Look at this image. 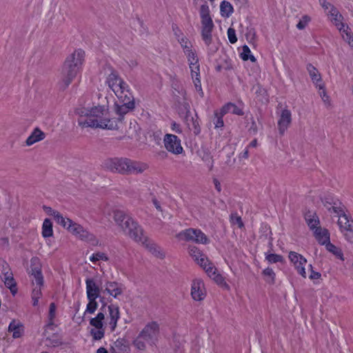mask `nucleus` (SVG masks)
<instances>
[{"label":"nucleus","instance_id":"f257e3e1","mask_svg":"<svg viewBox=\"0 0 353 353\" xmlns=\"http://www.w3.org/2000/svg\"><path fill=\"white\" fill-rule=\"evenodd\" d=\"M79 116L78 124L83 128L116 130L117 121L109 119L108 106L106 105H93L92 107H79L75 110Z\"/></svg>","mask_w":353,"mask_h":353},{"label":"nucleus","instance_id":"f03ea898","mask_svg":"<svg viewBox=\"0 0 353 353\" xmlns=\"http://www.w3.org/2000/svg\"><path fill=\"white\" fill-rule=\"evenodd\" d=\"M113 218L126 235L141 243L154 255L159 257L163 256L158 246L144 235L142 228L132 217L123 211L116 210Z\"/></svg>","mask_w":353,"mask_h":353},{"label":"nucleus","instance_id":"7ed1b4c3","mask_svg":"<svg viewBox=\"0 0 353 353\" xmlns=\"http://www.w3.org/2000/svg\"><path fill=\"white\" fill-rule=\"evenodd\" d=\"M85 52L74 50L65 59L61 72L60 86L65 89L81 72L84 61Z\"/></svg>","mask_w":353,"mask_h":353},{"label":"nucleus","instance_id":"20e7f679","mask_svg":"<svg viewBox=\"0 0 353 353\" xmlns=\"http://www.w3.org/2000/svg\"><path fill=\"white\" fill-rule=\"evenodd\" d=\"M32 283V300L34 306L37 305L39 299L42 295L41 288L44 280L41 272V265L38 258L31 259L30 271L29 272Z\"/></svg>","mask_w":353,"mask_h":353},{"label":"nucleus","instance_id":"39448f33","mask_svg":"<svg viewBox=\"0 0 353 353\" xmlns=\"http://www.w3.org/2000/svg\"><path fill=\"white\" fill-rule=\"evenodd\" d=\"M159 334V325L155 321L148 323L145 325L137 337L134 339V345L140 350L146 347V343L150 345L155 344Z\"/></svg>","mask_w":353,"mask_h":353},{"label":"nucleus","instance_id":"423d86ee","mask_svg":"<svg viewBox=\"0 0 353 353\" xmlns=\"http://www.w3.org/2000/svg\"><path fill=\"white\" fill-rule=\"evenodd\" d=\"M200 17L201 19V37L205 45L210 46L212 43V32L214 23L210 14L209 6L205 3L201 6Z\"/></svg>","mask_w":353,"mask_h":353},{"label":"nucleus","instance_id":"0eeeda50","mask_svg":"<svg viewBox=\"0 0 353 353\" xmlns=\"http://www.w3.org/2000/svg\"><path fill=\"white\" fill-rule=\"evenodd\" d=\"M106 83L118 98H123V95L130 93L126 83L114 70H111V72L107 77Z\"/></svg>","mask_w":353,"mask_h":353},{"label":"nucleus","instance_id":"6e6552de","mask_svg":"<svg viewBox=\"0 0 353 353\" xmlns=\"http://www.w3.org/2000/svg\"><path fill=\"white\" fill-rule=\"evenodd\" d=\"M176 238L179 240H185L186 241H193L196 243L207 244L209 239L206 235L200 230L189 228L184 230L176 234Z\"/></svg>","mask_w":353,"mask_h":353},{"label":"nucleus","instance_id":"1a4fd4ad","mask_svg":"<svg viewBox=\"0 0 353 353\" xmlns=\"http://www.w3.org/2000/svg\"><path fill=\"white\" fill-rule=\"evenodd\" d=\"M119 99L121 100V104L116 105L115 112L119 116V118L115 119L117 121H121L123 116L134 110L135 107L134 97L131 93L125 94L123 98Z\"/></svg>","mask_w":353,"mask_h":353},{"label":"nucleus","instance_id":"9d476101","mask_svg":"<svg viewBox=\"0 0 353 353\" xmlns=\"http://www.w3.org/2000/svg\"><path fill=\"white\" fill-rule=\"evenodd\" d=\"M101 312L104 314V319L108 321L111 331H114L117 327V321L120 317L119 307L113 304L103 305L100 308Z\"/></svg>","mask_w":353,"mask_h":353},{"label":"nucleus","instance_id":"9b49d317","mask_svg":"<svg viewBox=\"0 0 353 353\" xmlns=\"http://www.w3.org/2000/svg\"><path fill=\"white\" fill-rule=\"evenodd\" d=\"M128 161L127 158L108 159L104 161L103 165L111 172L126 174Z\"/></svg>","mask_w":353,"mask_h":353},{"label":"nucleus","instance_id":"f8f14e48","mask_svg":"<svg viewBox=\"0 0 353 353\" xmlns=\"http://www.w3.org/2000/svg\"><path fill=\"white\" fill-rule=\"evenodd\" d=\"M163 143L166 150L175 154H179L183 152V148L181 144V140L174 134H167L163 139Z\"/></svg>","mask_w":353,"mask_h":353},{"label":"nucleus","instance_id":"ddd939ff","mask_svg":"<svg viewBox=\"0 0 353 353\" xmlns=\"http://www.w3.org/2000/svg\"><path fill=\"white\" fill-rule=\"evenodd\" d=\"M68 230L79 239L83 241H92L94 239L92 234L84 229L81 225L73 221L72 224L69 225V227H68Z\"/></svg>","mask_w":353,"mask_h":353},{"label":"nucleus","instance_id":"4468645a","mask_svg":"<svg viewBox=\"0 0 353 353\" xmlns=\"http://www.w3.org/2000/svg\"><path fill=\"white\" fill-rule=\"evenodd\" d=\"M191 296L194 301H202L205 296L204 283L200 279L193 280L191 287Z\"/></svg>","mask_w":353,"mask_h":353},{"label":"nucleus","instance_id":"2eb2a0df","mask_svg":"<svg viewBox=\"0 0 353 353\" xmlns=\"http://www.w3.org/2000/svg\"><path fill=\"white\" fill-rule=\"evenodd\" d=\"M192 79L196 90L199 92V95L203 97V92L201 87L200 80V65L198 62L189 64Z\"/></svg>","mask_w":353,"mask_h":353},{"label":"nucleus","instance_id":"dca6fc26","mask_svg":"<svg viewBox=\"0 0 353 353\" xmlns=\"http://www.w3.org/2000/svg\"><path fill=\"white\" fill-rule=\"evenodd\" d=\"M188 252L191 257L203 269L211 263L208 257L196 246H189Z\"/></svg>","mask_w":353,"mask_h":353},{"label":"nucleus","instance_id":"f3484780","mask_svg":"<svg viewBox=\"0 0 353 353\" xmlns=\"http://www.w3.org/2000/svg\"><path fill=\"white\" fill-rule=\"evenodd\" d=\"M126 174H138L143 173L148 168V165L145 163L136 161L128 159L126 167Z\"/></svg>","mask_w":353,"mask_h":353},{"label":"nucleus","instance_id":"a211bd4d","mask_svg":"<svg viewBox=\"0 0 353 353\" xmlns=\"http://www.w3.org/2000/svg\"><path fill=\"white\" fill-rule=\"evenodd\" d=\"M124 289L125 288L122 284L117 282L110 281L106 283L103 292L108 293L114 298L117 299L119 295L123 294Z\"/></svg>","mask_w":353,"mask_h":353},{"label":"nucleus","instance_id":"6ab92c4d","mask_svg":"<svg viewBox=\"0 0 353 353\" xmlns=\"http://www.w3.org/2000/svg\"><path fill=\"white\" fill-rule=\"evenodd\" d=\"M87 298L97 299L100 296L101 289L93 279L85 280Z\"/></svg>","mask_w":353,"mask_h":353},{"label":"nucleus","instance_id":"aec40b11","mask_svg":"<svg viewBox=\"0 0 353 353\" xmlns=\"http://www.w3.org/2000/svg\"><path fill=\"white\" fill-rule=\"evenodd\" d=\"M291 121L292 118L290 111L287 109L283 110L278 121V126L280 134H284Z\"/></svg>","mask_w":353,"mask_h":353},{"label":"nucleus","instance_id":"412c9836","mask_svg":"<svg viewBox=\"0 0 353 353\" xmlns=\"http://www.w3.org/2000/svg\"><path fill=\"white\" fill-rule=\"evenodd\" d=\"M203 270H205L208 275L217 284L221 285L225 283L224 278L220 274L217 273L216 268L212 263H208V266H206Z\"/></svg>","mask_w":353,"mask_h":353},{"label":"nucleus","instance_id":"4be33fe9","mask_svg":"<svg viewBox=\"0 0 353 353\" xmlns=\"http://www.w3.org/2000/svg\"><path fill=\"white\" fill-rule=\"evenodd\" d=\"M327 15L332 17L331 21L339 31L345 27V24L342 22L343 16L339 12L335 7H332V10H329Z\"/></svg>","mask_w":353,"mask_h":353},{"label":"nucleus","instance_id":"5701e85b","mask_svg":"<svg viewBox=\"0 0 353 353\" xmlns=\"http://www.w3.org/2000/svg\"><path fill=\"white\" fill-rule=\"evenodd\" d=\"M46 135L39 128L34 129L30 135L27 138L26 144L28 146H30L35 143L42 141L45 139Z\"/></svg>","mask_w":353,"mask_h":353},{"label":"nucleus","instance_id":"b1692460","mask_svg":"<svg viewBox=\"0 0 353 353\" xmlns=\"http://www.w3.org/2000/svg\"><path fill=\"white\" fill-rule=\"evenodd\" d=\"M314 234L316 239L321 245H325L330 242V232L325 228L319 227L314 230Z\"/></svg>","mask_w":353,"mask_h":353},{"label":"nucleus","instance_id":"393cba45","mask_svg":"<svg viewBox=\"0 0 353 353\" xmlns=\"http://www.w3.org/2000/svg\"><path fill=\"white\" fill-rule=\"evenodd\" d=\"M305 219L310 229L313 231L315 230L316 228L321 227L319 225V219L315 212L311 211L307 212L305 214Z\"/></svg>","mask_w":353,"mask_h":353},{"label":"nucleus","instance_id":"a878e982","mask_svg":"<svg viewBox=\"0 0 353 353\" xmlns=\"http://www.w3.org/2000/svg\"><path fill=\"white\" fill-rule=\"evenodd\" d=\"M8 331L12 332L13 338L17 339L22 336L23 326L19 321L13 320L8 326Z\"/></svg>","mask_w":353,"mask_h":353},{"label":"nucleus","instance_id":"bb28decb","mask_svg":"<svg viewBox=\"0 0 353 353\" xmlns=\"http://www.w3.org/2000/svg\"><path fill=\"white\" fill-rule=\"evenodd\" d=\"M307 70L312 82L316 85V87L319 86L320 83H323L321 74L314 65L311 63H308L307 65Z\"/></svg>","mask_w":353,"mask_h":353},{"label":"nucleus","instance_id":"cd10ccee","mask_svg":"<svg viewBox=\"0 0 353 353\" xmlns=\"http://www.w3.org/2000/svg\"><path fill=\"white\" fill-rule=\"evenodd\" d=\"M114 353H129L130 348L123 339H118L112 347Z\"/></svg>","mask_w":353,"mask_h":353},{"label":"nucleus","instance_id":"c85d7f7f","mask_svg":"<svg viewBox=\"0 0 353 353\" xmlns=\"http://www.w3.org/2000/svg\"><path fill=\"white\" fill-rule=\"evenodd\" d=\"M221 111V114H225L227 113L231 112L232 114L236 115H243V110L238 108L235 104L232 103H228L223 105L222 108L220 110Z\"/></svg>","mask_w":353,"mask_h":353},{"label":"nucleus","instance_id":"c756f323","mask_svg":"<svg viewBox=\"0 0 353 353\" xmlns=\"http://www.w3.org/2000/svg\"><path fill=\"white\" fill-rule=\"evenodd\" d=\"M325 206L331 214H335L337 216H339V218L340 216H343L345 214V208L340 203L339 204L334 203L332 205L330 203L327 205L325 204Z\"/></svg>","mask_w":353,"mask_h":353},{"label":"nucleus","instance_id":"7c9ffc66","mask_svg":"<svg viewBox=\"0 0 353 353\" xmlns=\"http://www.w3.org/2000/svg\"><path fill=\"white\" fill-rule=\"evenodd\" d=\"M52 216L58 224L62 225L67 230L68 227H69V225H71L72 223L71 219L63 217L60 212H53Z\"/></svg>","mask_w":353,"mask_h":353},{"label":"nucleus","instance_id":"2f4dec72","mask_svg":"<svg viewBox=\"0 0 353 353\" xmlns=\"http://www.w3.org/2000/svg\"><path fill=\"white\" fill-rule=\"evenodd\" d=\"M52 223L49 219H46L42 225V236L44 238H48L52 236Z\"/></svg>","mask_w":353,"mask_h":353},{"label":"nucleus","instance_id":"473e14b6","mask_svg":"<svg viewBox=\"0 0 353 353\" xmlns=\"http://www.w3.org/2000/svg\"><path fill=\"white\" fill-rule=\"evenodd\" d=\"M325 248L326 250L332 253L336 258L343 261L344 260V258H343V254L342 252V250L335 246L334 244L331 243L330 241L328 242L327 243H326L325 245Z\"/></svg>","mask_w":353,"mask_h":353},{"label":"nucleus","instance_id":"72a5a7b5","mask_svg":"<svg viewBox=\"0 0 353 353\" xmlns=\"http://www.w3.org/2000/svg\"><path fill=\"white\" fill-rule=\"evenodd\" d=\"M220 11L221 16L228 17L233 12V7L228 1H223L220 5Z\"/></svg>","mask_w":353,"mask_h":353},{"label":"nucleus","instance_id":"f704fd0d","mask_svg":"<svg viewBox=\"0 0 353 353\" xmlns=\"http://www.w3.org/2000/svg\"><path fill=\"white\" fill-rule=\"evenodd\" d=\"M104 320V314L99 311L94 318L90 319V324L94 327V328H102L103 327Z\"/></svg>","mask_w":353,"mask_h":353},{"label":"nucleus","instance_id":"c9c22d12","mask_svg":"<svg viewBox=\"0 0 353 353\" xmlns=\"http://www.w3.org/2000/svg\"><path fill=\"white\" fill-rule=\"evenodd\" d=\"M353 224V220L349 219L347 215L346 214H343V216H340L338 220V225L339 226L341 232L343 231V230H345L347 229H349L347 227L349 225Z\"/></svg>","mask_w":353,"mask_h":353},{"label":"nucleus","instance_id":"e433bc0d","mask_svg":"<svg viewBox=\"0 0 353 353\" xmlns=\"http://www.w3.org/2000/svg\"><path fill=\"white\" fill-rule=\"evenodd\" d=\"M262 274L263 275L264 279L267 283L270 284H274L275 283L276 274L272 268H265L263 271Z\"/></svg>","mask_w":353,"mask_h":353},{"label":"nucleus","instance_id":"4c0bfd02","mask_svg":"<svg viewBox=\"0 0 353 353\" xmlns=\"http://www.w3.org/2000/svg\"><path fill=\"white\" fill-rule=\"evenodd\" d=\"M241 58L243 61L250 60L252 62H256V58L251 54L250 49L246 45L242 48V52L241 53Z\"/></svg>","mask_w":353,"mask_h":353},{"label":"nucleus","instance_id":"58836bf2","mask_svg":"<svg viewBox=\"0 0 353 353\" xmlns=\"http://www.w3.org/2000/svg\"><path fill=\"white\" fill-rule=\"evenodd\" d=\"M3 279L4 280L6 286H7L10 290L11 293L14 295L17 292V288L12 275L3 277Z\"/></svg>","mask_w":353,"mask_h":353},{"label":"nucleus","instance_id":"ea45409f","mask_svg":"<svg viewBox=\"0 0 353 353\" xmlns=\"http://www.w3.org/2000/svg\"><path fill=\"white\" fill-rule=\"evenodd\" d=\"M0 274L3 277L12 275L8 263L2 259H0Z\"/></svg>","mask_w":353,"mask_h":353},{"label":"nucleus","instance_id":"a19ab883","mask_svg":"<svg viewBox=\"0 0 353 353\" xmlns=\"http://www.w3.org/2000/svg\"><path fill=\"white\" fill-rule=\"evenodd\" d=\"M109 258L108 255L104 252H98L92 254L90 256V261L92 263H96L99 261H108Z\"/></svg>","mask_w":353,"mask_h":353},{"label":"nucleus","instance_id":"79ce46f5","mask_svg":"<svg viewBox=\"0 0 353 353\" xmlns=\"http://www.w3.org/2000/svg\"><path fill=\"white\" fill-rule=\"evenodd\" d=\"M89 302L86 305L85 314H94L98 307V303L96 301L97 299L88 298Z\"/></svg>","mask_w":353,"mask_h":353},{"label":"nucleus","instance_id":"37998d69","mask_svg":"<svg viewBox=\"0 0 353 353\" xmlns=\"http://www.w3.org/2000/svg\"><path fill=\"white\" fill-rule=\"evenodd\" d=\"M198 154L203 161L206 163H210L212 161V155L208 148H202L198 151Z\"/></svg>","mask_w":353,"mask_h":353},{"label":"nucleus","instance_id":"c03bdc74","mask_svg":"<svg viewBox=\"0 0 353 353\" xmlns=\"http://www.w3.org/2000/svg\"><path fill=\"white\" fill-rule=\"evenodd\" d=\"M178 41L181 44V48L183 49V52L192 48L191 42L185 37H180L178 36Z\"/></svg>","mask_w":353,"mask_h":353},{"label":"nucleus","instance_id":"a18cd8bd","mask_svg":"<svg viewBox=\"0 0 353 353\" xmlns=\"http://www.w3.org/2000/svg\"><path fill=\"white\" fill-rule=\"evenodd\" d=\"M225 114H221V111H215L214 112V123L215 125L216 128H222L224 125V122L223 120V117Z\"/></svg>","mask_w":353,"mask_h":353},{"label":"nucleus","instance_id":"49530a36","mask_svg":"<svg viewBox=\"0 0 353 353\" xmlns=\"http://www.w3.org/2000/svg\"><path fill=\"white\" fill-rule=\"evenodd\" d=\"M185 54L188 63H194L199 61V59L196 56V51L192 48L184 52Z\"/></svg>","mask_w":353,"mask_h":353},{"label":"nucleus","instance_id":"de8ad7c7","mask_svg":"<svg viewBox=\"0 0 353 353\" xmlns=\"http://www.w3.org/2000/svg\"><path fill=\"white\" fill-rule=\"evenodd\" d=\"M289 259L293 265H296L300 260H302L303 262H307V260L302 255L295 252H290L289 253Z\"/></svg>","mask_w":353,"mask_h":353},{"label":"nucleus","instance_id":"09e8293b","mask_svg":"<svg viewBox=\"0 0 353 353\" xmlns=\"http://www.w3.org/2000/svg\"><path fill=\"white\" fill-rule=\"evenodd\" d=\"M104 329L102 328H95L92 329L90 331V334L94 340H101L104 336Z\"/></svg>","mask_w":353,"mask_h":353},{"label":"nucleus","instance_id":"8fccbe9b","mask_svg":"<svg viewBox=\"0 0 353 353\" xmlns=\"http://www.w3.org/2000/svg\"><path fill=\"white\" fill-rule=\"evenodd\" d=\"M341 33V35L345 41L348 42L350 45H353V38L351 34V33L348 31V27L347 26L345 28V26L342 29L341 31H340Z\"/></svg>","mask_w":353,"mask_h":353},{"label":"nucleus","instance_id":"3c124183","mask_svg":"<svg viewBox=\"0 0 353 353\" xmlns=\"http://www.w3.org/2000/svg\"><path fill=\"white\" fill-rule=\"evenodd\" d=\"M347 228L349 229H347L345 230H343L341 232L343 234L345 239L348 242L353 243V224L350 225V226L349 225Z\"/></svg>","mask_w":353,"mask_h":353},{"label":"nucleus","instance_id":"603ef678","mask_svg":"<svg viewBox=\"0 0 353 353\" xmlns=\"http://www.w3.org/2000/svg\"><path fill=\"white\" fill-rule=\"evenodd\" d=\"M306 264L307 262H303L302 260H300L296 265H294L298 273L300 274L303 278H306V272L305 270V265Z\"/></svg>","mask_w":353,"mask_h":353},{"label":"nucleus","instance_id":"864d4df0","mask_svg":"<svg viewBox=\"0 0 353 353\" xmlns=\"http://www.w3.org/2000/svg\"><path fill=\"white\" fill-rule=\"evenodd\" d=\"M230 221L234 225H237L239 228L243 227V223L241 216H238L236 213H232L230 215Z\"/></svg>","mask_w":353,"mask_h":353},{"label":"nucleus","instance_id":"5fc2aeb1","mask_svg":"<svg viewBox=\"0 0 353 353\" xmlns=\"http://www.w3.org/2000/svg\"><path fill=\"white\" fill-rule=\"evenodd\" d=\"M310 21V17L307 15H303L299 23L296 24V28L299 30L304 29L308 23Z\"/></svg>","mask_w":353,"mask_h":353},{"label":"nucleus","instance_id":"6e6d98bb","mask_svg":"<svg viewBox=\"0 0 353 353\" xmlns=\"http://www.w3.org/2000/svg\"><path fill=\"white\" fill-rule=\"evenodd\" d=\"M265 259L268 261V262L272 263L281 262L283 261V256L276 254H269L266 256Z\"/></svg>","mask_w":353,"mask_h":353},{"label":"nucleus","instance_id":"4d7b16f0","mask_svg":"<svg viewBox=\"0 0 353 353\" xmlns=\"http://www.w3.org/2000/svg\"><path fill=\"white\" fill-rule=\"evenodd\" d=\"M55 315H56V305H55L54 303H51L50 304L49 314H48L49 324H50V325L53 324V320L55 318Z\"/></svg>","mask_w":353,"mask_h":353},{"label":"nucleus","instance_id":"13d9d810","mask_svg":"<svg viewBox=\"0 0 353 353\" xmlns=\"http://www.w3.org/2000/svg\"><path fill=\"white\" fill-rule=\"evenodd\" d=\"M191 122H192V127H190V129L191 130H193L194 134H196V135L199 134L201 132V128H200L199 121H197V119H194V118H192Z\"/></svg>","mask_w":353,"mask_h":353},{"label":"nucleus","instance_id":"bf43d9fd","mask_svg":"<svg viewBox=\"0 0 353 353\" xmlns=\"http://www.w3.org/2000/svg\"><path fill=\"white\" fill-rule=\"evenodd\" d=\"M316 88H318L319 89V94L322 99V100L324 101V102H327L329 101V97L327 96L326 92H325V85L323 83H320L319 86H317Z\"/></svg>","mask_w":353,"mask_h":353},{"label":"nucleus","instance_id":"052dcab7","mask_svg":"<svg viewBox=\"0 0 353 353\" xmlns=\"http://www.w3.org/2000/svg\"><path fill=\"white\" fill-rule=\"evenodd\" d=\"M228 37L231 43H235L237 41L235 30L232 28L228 30Z\"/></svg>","mask_w":353,"mask_h":353},{"label":"nucleus","instance_id":"680f3d73","mask_svg":"<svg viewBox=\"0 0 353 353\" xmlns=\"http://www.w3.org/2000/svg\"><path fill=\"white\" fill-rule=\"evenodd\" d=\"M320 5L323 8L329 12V10H332V7H334L332 4L327 2L326 0H319Z\"/></svg>","mask_w":353,"mask_h":353},{"label":"nucleus","instance_id":"e2e57ef3","mask_svg":"<svg viewBox=\"0 0 353 353\" xmlns=\"http://www.w3.org/2000/svg\"><path fill=\"white\" fill-rule=\"evenodd\" d=\"M309 267L311 271L309 278L312 280L319 279L321 276V274L319 272L314 271L312 265H309Z\"/></svg>","mask_w":353,"mask_h":353},{"label":"nucleus","instance_id":"0e129e2a","mask_svg":"<svg viewBox=\"0 0 353 353\" xmlns=\"http://www.w3.org/2000/svg\"><path fill=\"white\" fill-rule=\"evenodd\" d=\"M255 33L253 29L249 30V31L246 33V38L250 41L254 40Z\"/></svg>","mask_w":353,"mask_h":353},{"label":"nucleus","instance_id":"69168bd1","mask_svg":"<svg viewBox=\"0 0 353 353\" xmlns=\"http://www.w3.org/2000/svg\"><path fill=\"white\" fill-rule=\"evenodd\" d=\"M213 183H214V187H215L216 190L219 192H220L221 191V183L219 181V180L216 179H214Z\"/></svg>","mask_w":353,"mask_h":353},{"label":"nucleus","instance_id":"338daca9","mask_svg":"<svg viewBox=\"0 0 353 353\" xmlns=\"http://www.w3.org/2000/svg\"><path fill=\"white\" fill-rule=\"evenodd\" d=\"M152 203H153L154 205L155 206V208H156V209H157V210L161 211V212L162 211V209H161V205H160V203H159V202L157 201V199L154 198V199H152Z\"/></svg>","mask_w":353,"mask_h":353},{"label":"nucleus","instance_id":"774afa93","mask_svg":"<svg viewBox=\"0 0 353 353\" xmlns=\"http://www.w3.org/2000/svg\"><path fill=\"white\" fill-rule=\"evenodd\" d=\"M43 209L48 214H50L52 216L53 212H59L57 210H52L50 207L43 206Z\"/></svg>","mask_w":353,"mask_h":353}]
</instances>
